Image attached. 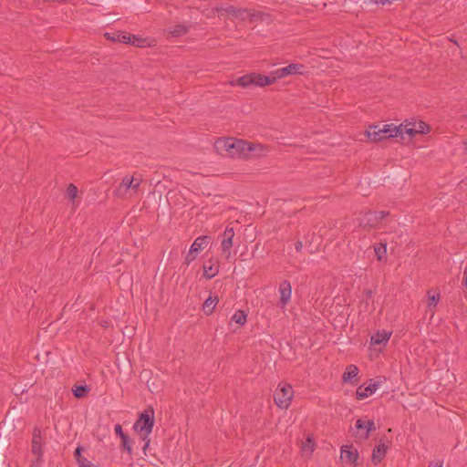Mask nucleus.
Instances as JSON below:
<instances>
[{
	"label": "nucleus",
	"instance_id": "nucleus-1",
	"mask_svg": "<svg viewBox=\"0 0 467 467\" xmlns=\"http://www.w3.org/2000/svg\"><path fill=\"white\" fill-rule=\"evenodd\" d=\"M224 146L231 153L238 154L244 159H254L266 155L267 147L261 143H255L244 140L227 139Z\"/></svg>",
	"mask_w": 467,
	"mask_h": 467
},
{
	"label": "nucleus",
	"instance_id": "nucleus-2",
	"mask_svg": "<svg viewBox=\"0 0 467 467\" xmlns=\"http://www.w3.org/2000/svg\"><path fill=\"white\" fill-rule=\"evenodd\" d=\"M370 141H381L383 140L398 138L403 135V124L396 126L394 124L370 125L365 133Z\"/></svg>",
	"mask_w": 467,
	"mask_h": 467
},
{
	"label": "nucleus",
	"instance_id": "nucleus-3",
	"mask_svg": "<svg viewBox=\"0 0 467 467\" xmlns=\"http://www.w3.org/2000/svg\"><path fill=\"white\" fill-rule=\"evenodd\" d=\"M277 79L273 71L269 76H265L259 73H250L244 76L239 77L233 85H237L242 88H249L252 86L264 88L275 83Z\"/></svg>",
	"mask_w": 467,
	"mask_h": 467
},
{
	"label": "nucleus",
	"instance_id": "nucleus-4",
	"mask_svg": "<svg viewBox=\"0 0 467 467\" xmlns=\"http://www.w3.org/2000/svg\"><path fill=\"white\" fill-rule=\"evenodd\" d=\"M154 426V410L151 406L146 408L139 414L134 423V431L140 436L141 440H145L152 431Z\"/></svg>",
	"mask_w": 467,
	"mask_h": 467
},
{
	"label": "nucleus",
	"instance_id": "nucleus-5",
	"mask_svg": "<svg viewBox=\"0 0 467 467\" xmlns=\"http://www.w3.org/2000/svg\"><path fill=\"white\" fill-rule=\"evenodd\" d=\"M389 215L388 211H368L360 219L359 226L367 230L377 228Z\"/></svg>",
	"mask_w": 467,
	"mask_h": 467
},
{
	"label": "nucleus",
	"instance_id": "nucleus-6",
	"mask_svg": "<svg viewBox=\"0 0 467 467\" xmlns=\"http://www.w3.org/2000/svg\"><path fill=\"white\" fill-rule=\"evenodd\" d=\"M294 390L290 384L279 385L274 394L275 403L281 409H287L290 406Z\"/></svg>",
	"mask_w": 467,
	"mask_h": 467
},
{
	"label": "nucleus",
	"instance_id": "nucleus-7",
	"mask_svg": "<svg viewBox=\"0 0 467 467\" xmlns=\"http://www.w3.org/2000/svg\"><path fill=\"white\" fill-rule=\"evenodd\" d=\"M376 425L374 420H365L363 419H358L355 423V431L353 436L356 440L366 441L372 431H375Z\"/></svg>",
	"mask_w": 467,
	"mask_h": 467
},
{
	"label": "nucleus",
	"instance_id": "nucleus-8",
	"mask_svg": "<svg viewBox=\"0 0 467 467\" xmlns=\"http://www.w3.org/2000/svg\"><path fill=\"white\" fill-rule=\"evenodd\" d=\"M430 130V125L422 120H405V124L403 125V133L408 134L410 138H413L417 134H427Z\"/></svg>",
	"mask_w": 467,
	"mask_h": 467
},
{
	"label": "nucleus",
	"instance_id": "nucleus-9",
	"mask_svg": "<svg viewBox=\"0 0 467 467\" xmlns=\"http://www.w3.org/2000/svg\"><path fill=\"white\" fill-rule=\"evenodd\" d=\"M42 435L41 430L38 427H35L33 430V437H32V453L36 457L35 462H32L31 467H34L36 464L39 463L42 461L43 457V450H42Z\"/></svg>",
	"mask_w": 467,
	"mask_h": 467
},
{
	"label": "nucleus",
	"instance_id": "nucleus-10",
	"mask_svg": "<svg viewBox=\"0 0 467 467\" xmlns=\"http://www.w3.org/2000/svg\"><path fill=\"white\" fill-rule=\"evenodd\" d=\"M305 68L306 67L303 64L291 63L286 67L274 70L273 74L275 75L276 79H280L287 76L303 75Z\"/></svg>",
	"mask_w": 467,
	"mask_h": 467
},
{
	"label": "nucleus",
	"instance_id": "nucleus-11",
	"mask_svg": "<svg viewBox=\"0 0 467 467\" xmlns=\"http://www.w3.org/2000/svg\"><path fill=\"white\" fill-rule=\"evenodd\" d=\"M388 448L383 439H380L372 451L371 462L374 465H378L385 458Z\"/></svg>",
	"mask_w": 467,
	"mask_h": 467
},
{
	"label": "nucleus",
	"instance_id": "nucleus-12",
	"mask_svg": "<svg viewBox=\"0 0 467 467\" xmlns=\"http://www.w3.org/2000/svg\"><path fill=\"white\" fill-rule=\"evenodd\" d=\"M380 385V381H377L374 383H370L368 386L365 384L359 386L356 391V399L358 400H364L368 398L369 395H372Z\"/></svg>",
	"mask_w": 467,
	"mask_h": 467
},
{
	"label": "nucleus",
	"instance_id": "nucleus-13",
	"mask_svg": "<svg viewBox=\"0 0 467 467\" xmlns=\"http://www.w3.org/2000/svg\"><path fill=\"white\" fill-rule=\"evenodd\" d=\"M341 458L348 463L357 465L358 452L353 445H344L341 447Z\"/></svg>",
	"mask_w": 467,
	"mask_h": 467
},
{
	"label": "nucleus",
	"instance_id": "nucleus-14",
	"mask_svg": "<svg viewBox=\"0 0 467 467\" xmlns=\"http://www.w3.org/2000/svg\"><path fill=\"white\" fill-rule=\"evenodd\" d=\"M279 291H280V302L283 306H285L288 304V302L291 299L292 295V286L288 280H284L280 283L279 285Z\"/></svg>",
	"mask_w": 467,
	"mask_h": 467
},
{
	"label": "nucleus",
	"instance_id": "nucleus-15",
	"mask_svg": "<svg viewBox=\"0 0 467 467\" xmlns=\"http://www.w3.org/2000/svg\"><path fill=\"white\" fill-rule=\"evenodd\" d=\"M104 36L106 39L112 42H119L124 44L130 42V36H128V33L123 31L106 32Z\"/></svg>",
	"mask_w": 467,
	"mask_h": 467
},
{
	"label": "nucleus",
	"instance_id": "nucleus-16",
	"mask_svg": "<svg viewBox=\"0 0 467 467\" xmlns=\"http://www.w3.org/2000/svg\"><path fill=\"white\" fill-rule=\"evenodd\" d=\"M133 177L125 176L115 190V194L118 196H125L130 189L133 190Z\"/></svg>",
	"mask_w": 467,
	"mask_h": 467
},
{
	"label": "nucleus",
	"instance_id": "nucleus-17",
	"mask_svg": "<svg viewBox=\"0 0 467 467\" xmlns=\"http://www.w3.org/2000/svg\"><path fill=\"white\" fill-rule=\"evenodd\" d=\"M219 272V266L217 265V261H213V259L208 260L203 265V276L207 279H212Z\"/></svg>",
	"mask_w": 467,
	"mask_h": 467
},
{
	"label": "nucleus",
	"instance_id": "nucleus-18",
	"mask_svg": "<svg viewBox=\"0 0 467 467\" xmlns=\"http://www.w3.org/2000/svg\"><path fill=\"white\" fill-rule=\"evenodd\" d=\"M358 368L356 365H348L343 373L342 379L344 382H351L357 384L358 382Z\"/></svg>",
	"mask_w": 467,
	"mask_h": 467
},
{
	"label": "nucleus",
	"instance_id": "nucleus-19",
	"mask_svg": "<svg viewBox=\"0 0 467 467\" xmlns=\"http://www.w3.org/2000/svg\"><path fill=\"white\" fill-rule=\"evenodd\" d=\"M211 242V237L208 235H202L197 237L191 247L192 248V252H199L203 250Z\"/></svg>",
	"mask_w": 467,
	"mask_h": 467
},
{
	"label": "nucleus",
	"instance_id": "nucleus-20",
	"mask_svg": "<svg viewBox=\"0 0 467 467\" xmlns=\"http://www.w3.org/2000/svg\"><path fill=\"white\" fill-rule=\"evenodd\" d=\"M218 302H219V299H218L217 296H213L212 295H210L209 297L206 298V300L202 304V311L207 316L212 315L213 313Z\"/></svg>",
	"mask_w": 467,
	"mask_h": 467
},
{
	"label": "nucleus",
	"instance_id": "nucleus-21",
	"mask_svg": "<svg viewBox=\"0 0 467 467\" xmlns=\"http://www.w3.org/2000/svg\"><path fill=\"white\" fill-rule=\"evenodd\" d=\"M391 336V332L383 331L382 333L377 332L375 335H373L370 337V345L377 346V345H385L389 337Z\"/></svg>",
	"mask_w": 467,
	"mask_h": 467
},
{
	"label": "nucleus",
	"instance_id": "nucleus-22",
	"mask_svg": "<svg viewBox=\"0 0 467 467\" xmlns=\"http://www.w3.org/2000/svg\"><path fill=\"white\" fill-rule=\"evenodd\" d=\"M188 31H189V27L185 25H181V24L170 26L167 29L168 35L171 36H173V37L184 36L185 34L188 33Z\"/></svg>",
	"mask_w": 467,
	"mask_h": 467
},
{
	"label": "nucleus",
	"instance_id": "nucleus-23",
	"mask_svg": "<svg viewBox=\"0 0 467 467\" xmlns=\"http://www.w3.org/2000/svg\"><path fill=\"white\" fill-rule=\"evenodd\" d=\"M374 252H375L376 257L379 261H382V260L386 259L387 243L380 242L379 244H376L374 245Z\"/></svg>",
	"mask_w": 467,
	"mask_h": 467
},
{
	"label": "nucleus",
	"instance_id": "nucleus-24",
	"mask_svg": "<svg viewBox=\"0 0 467 467\" xmlns=\"http://www.w3.org/2000/svg\"><path fill=\"white\" fill-rule=\"evenodd\" d=\"M89 391V389L87 385H75L72 388V393L75 398L82 399L85 398Z\"/></svg>",
	"mask_w": 467,
	"mask_h": 467
},
{
	"label": "nucleus",
	"instance_id": "nucleus-25",
	"mask_svg": "<svg viewBox=\"0 0 467 467\" xmlns=\"http://www.w3.org/2000/svg\"><path fill=\"white\" fill-rule=\"evenodd\" d=\"M219 11H224L225 13L232 15L234 17L238 18V13H247V9L236 8L234 5H228L218 9Z\"/></svg>",
	"mask_w": 467,
	"mask_h": 467
},
{
	"label": "nucleus",
	"instance_id": "nucleus-26",
	"mask_svg": "<svg viewBox=\"0 0 467 467\" xmlns=\"http://www.w3.org/2000/svg\"><path fill=\"white\" fill-rule=\"evenodd\" d=\"M232 321L243 326L247 321V315L244 310H237L232 317Z\"/></svg>",
	"mask_w": 467,
	"mask_h": 467
},
{
	"label": "nucleus",
	"instance_id": "nucleus-27",
	"mask_svg": "<svg viewBox=\"0 0 467 467\" xmlns=\"http://www.w3.org/2000/svg\"><path fill=\"white\" fill-rule=\"evenodd\" d=\"M440 300V293H431V291H428V308L431 310L432 307H435Z\"/></svg>",
	"mask_w": 467,
	"mask_h": 467
},
{
	"label": "nucleus",
	"instance_id": "nucleus-28",
	"mask_svg": "<svg viewBox=\"0 0 467 467\" xmlns=\"http://www.w3.org/2000/svg\"><path fill=\"white\" fill-rule=\"evenodd\" d=\"M128 36H130V42L129 44H131L132 46L138 47H143L146 46L147 39L142 38L140 36H138L136 35L129 34Z\"/></svg>",
	"mask_w": 467,
	"mask_h": 467
},
{
	"label": "nucleus",
	"instance_id": "nucleus-29",
	"mask_svg": "<svg viewBox=\"0 0 467 467\" xmlns=\"http://www.w3.org/2000/svg\"><path fill=\"white\" fill-rule=\"evenodd\" d=\"M233 247V239H223L222 251L228 259L231 255V248Z\"/></svg>",
	"mask_w": 467,
	"mask_h": 467
},
{
	"label": "nucleus",
	"instance_id": "nucleus-30",
	"mask_svg": "<svg viewBox=\"0 0 467 467\" xmlns=\"http://www.w3.org/2000/svg\"><path fill=\"white\" fill-rule=\"evenodd\" d=\"M121 441V449L126 451L130 455H132V447L130 445V439L129 435H125L122 438H120Z\"/></svg>",
	"mask_w": 467,
	"mask_h": 467
},
{
	"label": "nucleus",
	"instance_id": "nucleus-31",
	"mask_svg": "<svg viewBox=\"0 0 467 467\" xmlns=\"http://www.w3.org/2000/svg\"><path fill=\"white\" fill-rule=\"evenodd\" d=\"M78 194V188L75 184L70 183L66 191V196L70 199L71 201H74Z\"/></svg>",
	"mask_w": 467,
	"mask_h": 467
},
{
	"label": "nucleus",
	"instance_id": "nucleus-32",
	"mask_svg": "<svg viewBox=\"0 0 467 467\" xmlns=\"http://www.w3.org/2000/svg\"><path fill=\"white\" fill-rule=\"evenodd\" d=\"M82 451H83V447L78 446L74 451V457H75V460L78 462V464L85 459V457L82 456Z\"/></svg>",
	"mask_w": 467,
	"mask_h": 467
},
{
	"label": "nucleus",
	"instance_id": "nucleus-33",
	"mask_svg": "<svg viewBox=\"0 0 467 467\" xmlns=\"http://www.w3.org/2000/svg\"><path fill=\"white\" fill-rule=\"evenodd\" d=\"M197 252H192V248H190L188 254L185 256L184 263L189 265L192 261L195 260Z\"/></svg>",
	"mask_w": 467,
	"mask_h": 467
},
{
	"label": "nucleus",
	"instance_id": "nucleus-34",
	"mask_svg": "<svg viewBox=\"0 0 467 467\" xmlns=\"http://www.w3.org/2000/svg\"><path fill=\"white\" fill-rule=\"evenodd\" d=\"M315 442L311 438H307L306 442L302 446L303 451L308 450L310 452L314 451Z\"/></svg>",
	"mask_w": 467,
	"mask_h": 467
},
{
	"label": "nucleus",
	"instance_id": "nucleus-35",
	"mask_svg": "<svg viewBox=\"0 0 467 467\" xmlns=\"http://www.w3.org/2000/svg\"><path fill=\"white\" fill-rule=\"evenodd\" d=\"M234 230L233 227H230L229 225L226 227V229L223 232V239H234Z\"/></svg>",
	"mask_w": 467,
	"mask_h": 467
},
{
	"label": "nucleus",
	"instance_id": "nucleus-36",
	"mask_svg": "<svg viewBox=\"0 0 467 467\" xmlns=\"http://www.w3.org/2000/svg\"><path fill=\"white\" fill-rule=\"evenodd\" d=\"M78 467H99V465L94 464L87 458H85L83 461H81V462L78 463Z\"/></svg>",
	"mask_w": 467,
	"mask_h": 467
},
{
	"label": "nucleus",
	"instance_id": "nucleus-37",
	"mask_svg": "<svg viewBox=\"0 0 467 467\" xmlns=\"http://www.w3.org/2000/svg\"><path fill=\"white\" fill-rule=\"evenodd\" d=\"M133 177V190L134 191H137L140 185V183L142 182V178H141V175H140L139 177L137 176H132Z\"/></svg>",
	"mask_w": 467,
	"mask_h": 467
},
{
	"label": "nucleus",
	"instance_id": "nucleus-38",
	"mask_svg": "<svg viewBox=\"0 0 467 467\" xmlns=\"http://www.w3.org/2000/svg\"><path fill=\"white\" fill-rule=\"evenodd\" d=\"M115 433L117 436H119V438H122L123 436L127 435L123 430H122V426L120 424H116L115 425Z\"/></svg>",
	"mask_w": 467,
	"mask_h": 467
},
{
	"label": "nucleus",
	"instance_id": "nucleus-39",
	"mask_svg": "<svg viewBox=\"0 0 467 467\" xmlns=\"http://www.w3.org/2000/svg\"><path fill=\"white\" fill-rule=\"evenodd\" d=\"M144 441V445L142 447V451L144 452L145 455H147V450L150 446V437L148 436L147 438H145V440H142Z\"/></svg>",
	"mask_w": 467,
	"mask_h": 467
},
{
	"label": "nucleus",
	"instance_id": "nucleus-40",
	"mask_svg": "<svg viewBox=\"0 0 467 467\" xmlns=\"http://www.w3.org/2000/svg\"><path fill=\"white\" fill-rule=\"evenodd\" d=\"M295 249L297 253H300L303 249V243L301 240H297L295 244Z\"/></svg>",
	"mask_w": 467,
	"mask_h": 467
},
{
	"label": "nucleus",
	"instance_id": "nucleus-41",
	"mask_svg": "<svg viewBox=\"0 0 467 467\" xmlns=\"http://www.w3.org/2000/svg\"><path fill=\"white\" fill-rule=\"evenodd\" d=\"M364 293H365V296H366V299H367V300H368V299L372 298V296H373V292H372V290H370V289H366V290L364 291Z\"/></svg>",
	"mask_w": 467,
	"mask_h": 467
},
{
	"label": "nucleus",
	"instance_id": "nucleus-42",
	"mask_svg": "<svg viewBox=\"0 0 467 467\" xmlns=\"http://www.w3.org/2000/svg\"><path fill=\"white\" fill-rule=\"evenodd\" d=\"M376 5H385L386 3H390V0H371Z\"/></svg>",
	"mask_w": 467,
	"mask_h": 467
},
{
	"label": "nucleus",
	"instance_id": "nucleus-43",
	"mask_svg": "<svg viewBox=\"0 0 467 467\" xmlns=\"http://www.w3.org/2000/svg\"><path fill=\"white\" fill-rule=\"evenodd\" d=\"M248 16H251L248 9H247V13H238V17H241L242 19H245V17Z\"/></svg>",
	"mask_w": 467,
	"mask_h": 467
},
{
	"label": "nucleus",
	"instance_id": "nucleus-44",
	"mask_svg": "<svg viewBox=\"0 0 467 467\" xmlns=\"http://www.w3.org/2000/svg\"><path fill=\"white\" fill-rule=\"evenodd\" d=\"M463 284L467 287V266L465 267L464 274H463Z\"/></svg>",
	"mask_w": 467,
	"mask_h": 467
},
{
	"label": "nucleus",
	"instance_id": "nucleus-45",
	"mask_svg": "<svg viewBox=\"0 0 467 467\" xmlns=\"http://www.w3.org/2000/svg\"><path fill=\"white\" fill-rule=\"evenodd\" d=\"M462 145L464 147V151L467 152V139L462 141Z\"/></svg>",
	"mask_w": 467,
	"mask_h": 467
}]
</instances>
